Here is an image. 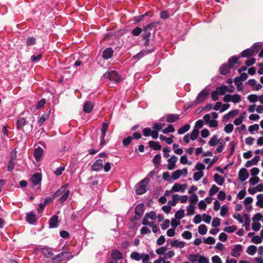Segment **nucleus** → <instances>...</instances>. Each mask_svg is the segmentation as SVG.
<instances>
[{
	"label": "nucleus",
	"mask_w": 263,
	"mask_h": 263,
	"mask_svg": "<svg viewBox=\"0 0 263 263\" xmlns=\"http://www.w3.org/2000/svg\"><path fill=\"white\" fill-rule=\"evenodd\" d=\"M68 186V184L66 183L60 189H59L53 195V198H55L62 195L61 197L59 199V201L61 203H64L68 198L69 194L70 191H66Z\"/></svg>",
	"instance_id": "1"
},
{
	"label": "nucleus",
	"mask_w": 263,
	"mask_h": 263,
	"mask_svg": "<svg viewBox=\"0 0 263 263\" xmlns=\"http://www.w3.org/2000/svg\"><path fill=\"white\" fill-rule=\"evenodd\" d=\"M149 181L150 180L147 177L142 180L136 186V193L137 195H142L145 193L148 190L147 184Z\"/></svg>",
	"instance_id": "2"
},
{
	"label": "nucleus",
	"mask_w": 263,
	"mask_h": 263,
	"mask_svg": "<svg viewBox=\"0 0 263 263\" xmlns=\"http://www.w3.org/2000/svg\"><path fill=\"white\" fill-rule=\"evenodd\" d=\"M104 78L105 79H108L116 83H118L121 81V78L118 75L117 71L111 70L107 71L104 74Z\"/></svg>",
	"instance_id": "3"
},
{
	"label": "nucleus",
	"mask_w": 263,
	"mask_h": 263,
	"mask_svg": "<svg viewBox=\"0 0 263 263\" xmlns=\"http://www.w3.org/2000/svg\"><path fill=\"white\" fill-rule=\"evenodd\" d=\"M72 257L71 253L69 252H62L57 255L53 258V261L58 263L63 260H69Z\"/></svg>",
	"instance_id": "4"
},
{
	"label": "nucleus",
	"mask_w": 263,
	"mask_h": 263,
	"mask_svg": "<svg viewBox=\"0 0 263 263\" xmlns=\"http://www.w3.org/2000/svg\"><path fill=\"white\" fill-rule=\"evenodd\" d=\"M209 94V90L205 89H203L201 91L199 92L197 97L196 98L195 102L197 104H200L205 101Z\"/></svg>",
	"instance_id": "5"
},
{
	"label": "nucleus",
	"mask_w": 263,
	"mask_h": 263,
	"mask_svg": "<svg viewBox=\"0 0 263 263\" xmlns=\"http://www.w3.org/2000/svg\"><path fill=\"white\" fill-rule=\"evenodd\" d=\"M144 211V205L142 203L138 204L135 210V219L139 220L142 215Z\"/></svg>",
	"instance_id": "6"
},
{
	"label": "nucleus",
	"mask_w": 263,
	"mask_h": 263,
	"mask_svg": "<svg viewBox=\"0 0 263 263\" xmlns=\"http://www.w3.org/2000/svg\"><path fill=\"white\" fill-rule=\"evenodd\" d=\"M242 251V246L241 245H236L232 250L231 255L235 257H238Z\"/></svg>",
	"instance_id": "7"
},
{
	"label": "nucleus",
	"mask_w": 263,
	"mask_h": 263,
	"mask_svg": "<svg viewBox=\"0 0 263 263\" xmlns=\"http://www.w3.org/2000/svg\"><path fill=\"white\" fill-rule=\"evenodd\" d=\"M249 174L245 168H241L238 173L239 179L241 181H245L249 177Z\"/></svg>",
	"instance_id": "8"
},
{
	"label": "nucleus",
	"mask_w": 263,
	"mask_h": 263,
	"mask_svg": "<svg viewBox=\"0 0 263 263\" xmlns=\"http://www.w3.org/2000/svg\"><path fill=\"white\" fill-rule=\"evenodd\" d=\"M103 161L102 159L96 160L91 166V169L95 171H99L103 168Z\"/></svg>",
	"instance_id": "9"
},
{
	"label": "nucleus",
	"mask_w": 263,
	"mask_h": 263,
	"mask_svg": "<svg viewBox=\"0 0 263 263\" xmlns=\"http://www.w3.org/2000/svg\"><path fill=\"white\" fill-rule=\"evenodd\" d=\"M177 157L174 155L172 156L170 159L167 160L168 164L167 168L169 170H172L174 168L176 165V162L177 161Z\"/></svg>",
	"instance_id": "10"
},
{
	"label": "nucleus",
	"mask_w": 263,
	"mask_h": 263,
	"mask_svg": "<svg viewBox=\"0 0 263 263\" xmlns=\"http://www.w3.org/2000/svg\"><path fill=\"white\" fill-rule=\"evenodd\" d=\"M155 50V48H153L151 50H143L138 53L136 54L135 55H134L133 58L134 59H140L143 57L144 55H147L150 53H152L154 52Z\"/></svg>",
	"instance_id": "11"
},
{
	"label": "nucleus",
	"mask_w": 263,
	"mask_h": 263,
	"mask_svg": "<svg viewBox=\"0 0 263 263\" xmlns=\"http://www.w3.org/2000/svg\"><path fill=\"white\" fill-rule=\"evenodd\" d=\"M44 151L43 148L38 146L34 151L33 156L36 161H39L40 160L42 156L43 155Z\"/></svg>",
	"instance_id": "12"
},
{
	"label": "nucleus",
	"mask_w": 263,
	"mask_h": 263,
	"mask_svg": "<svg viewBox=\"0 0 263 263\" xmlns=\"http://www.w3.org/2000/svg\"><path fill=\"white\" fill-rule=\"evenodd\" d=\"M170 241V243L171 245V247H176L179 248H183L185 246V243L184 241H180L178 240H171L170 239H168L167 240V242H168Z\"/></svg>",
	"instance_id": "13"
},
{
	"label": "nucleus",
	"mask_w": 263,
	"mask_h": 263,
	"mask_svg": "<svg viewBox=\"0 0 263 263\" xmlns=\"http://www.w3.org/2000/svg\"><path fill=\"white\" fill-rule=\"evenodd\" d=\"M180 116L178 114H170L166 116V121L168 123H173L179 120Z\"/></svg>",
	"instance_id": "14"
},
{
	"label": "nucleus",
	"mask_w": 263,
	"mask_h": 263,
	"mask_svg": "<svg viewBox=\"0 0 263 263\" xmlns=\"http://www.w3.org/2000/svg\"><path fill=\"white\" fill-rule=\"evenodd\" d=\"M223 142V139L220 138L219 139H217V136L216 135H214L211 138L209 142V144L211 146H215L218 143L221 144Z\"/></svg>",
	"instance_id": "15"
},
{
	"label": "nucleus",
	"mask_w": 263,
	"mask_h": 263,
	"mask_svg": "<svg viewBox=\"0 0 263 263\" xmlns=\"http://www.w3.org/2000/svg\"><path fill=\"white\" fill-rule=\"evenodd\" d=\"M114 53V50L111 48H107L103 52L102 57L104 59L108 60L110 59Z\"/></svg>",
	"instance_id": "16"
},
{
	"label": "nucleus",
	"mask_w": 263,
	"mask_h": 263,
	"mask_svg": "<svg viewBox=\"0 0 263 263\" xmlns=\"http://www.w3.org/2000/svg\"><path fill=\"white\" fill-rule=\"evenodd\" d=\"M231 68H232L231 66H229L228 64H224L220 67V73L222 75H226L229 73Z\"/></svg>",
	"instance_id": "17"
},
{
	"label": "nucleus",
	"mask_w": 263,
	"mask_h": 263,
	"mask_svg": "<svg viewBox=\"0 0 263 263\" xmlns=\"http://www.w3.org/2000/svg\"><path fill=\"white\" fill-rule=\"evenodd\" d=\"M41 180L42 175L40 173L34 174L31 178V181L35 185L40 184Z\"/></svg>",
	"instance_id": "18"
},
{
	"label": "nucleus",
	"mask_w": 263,
	"mask_h": 263,
	"mask_svg": "<svg viewBox=\"0 0 263 263\" xmlns=\"http://www.w3.org/2000/svg\"><path fill=\"white\" fill-rule=\"evenodd\" d=\"M27 121L23 117L19 118L16 122V127L18 130H23V127L27 124Z\"/></svg>",
	"instance_id": "19"
},
{
	"label": "nucleus",
	"mask_w": 263,
	"mask_h": 263,
	"mask_svg": "<svg viewBox=\"0 0 263 263\" xmlns=\"http://www.w3.org/2000/svg\"><path fill=\"white\" fill-rule=\"evenodd\" d=\"M26 218V221L30 224H34L37 220L35 214L32 212L27 214Z\"/></svg>",
	"instance_id": "20"
},
{
	"label": "nucleus",
	"mask_w": 263,
	"mask_h": 263,
	"mask_svg": "<svg viewBox=\"0 0 263 263\" xmlns=\"http://www.w3.org/2000/svg\"><path fill=\"white\" fill-rule=\"evenodd\" d=\"M172 188V191H174V192L180 191L181 193H183L185 191V185H181L179 183H175Z\"/></svg>",
	"instance_id": "21"
},
{
	"label": "nucleus",
	"mask_w": 263,
	"mask_h": 263,
	"mask_svg": "<svg viewBox=\"0 0 263 263\" xmlns=\"http://www.w3.org/2000/svg\"><path fill=\"white\" fill-rule=\"evenodd\" d=\"M93 108V105L90 101H86L83 106V111L87 113L91 112Z\"/></svg>",
	"instance_id": "22"
},
{
	"label": "nucleus",
	"mask_w": 263,
	"mask_h": 263,
	"mask_svg": "<svg viewBox=\"0 0 263 263\" xmlns=\"http://www.w3.org/2000/svg\"><path fill=\"white\" fill-rule=\"evenodd\" d=\"M214 180L219 185H222L224 182V179L223 177L217 173L214 175Z\"/></svg>",
	"instance_id": "23"
},
{
	"label": "nucleus",
	"mask_w": 263,
	"mask_h": 263,
	"mask_svg": "<svg viewBox=\"0 0 263 263\" xmlns=\"http://www.w3.org/2000/svg\"><path fill=\"white\" fill-rule=\"evenodd\" d=\"M111 256L118 261L123 258L122 253L118 250H113L111 252Z\"/></svg>",
	"instance_id": "24"
},
{
	"label": "nucleus",
	"mask_w": 263,
	"mask_h": 263,
	"mask_svg": "<svg viewBox=\"0 0 263 263\" xmlns=\"http://www.w3.org/2000/svg\"><path fill=\"white\" fill-rule=\"evenodd\" d=\"M59 217L57 215H54L51 217L49 222L50 228H57L58 226Z\"/></svg>",
	"instance_id": "25"
},
{
	"label": "nucleus",
	"mask_w": 263,
	"mask_h": 263,
	"mask_svg": "<svg viewBox=\"0 0 263 263\" xmlns=\"http://www.w3.org/2000/svg\"><path fill=\"white\" fill-rule=\"evenodd\" d=\"M149 146L153 148L154 150H160L161 148V145L158 142L154 141H150L148 142Z\"/></svg>",
	"instance_id": "26"
},
{
	"label": "nucleus",
	"mask_w": 263,
	"mask_h": 263,
	"mask_svg": "<svg viewBox=\"0 0 263 263\" xmlns=\"http://www.w3.org/2000/svg\"><path fill=\"white\" fill-rule=\"evenodd\" d=\"M41 252L47 258H51L53 255L51 249L48 248H43Z\"/></svg>",
	"instance_id": "27"
},
{
	"label": "nucleus",
	"mask_w": 263,
	"mask_h": 263,
	"mask_svg": "<svg viewBox=\"0 0 263 263\" xmlns=\"http://www.w3.org/2000/svg\"><path fill=\"white\" fill-rule=\"evenodd\" d=\"M253 55V50H252L251 48H248L243 50L241 53V55L242 57L246 58H249Z\"/></svg>",
	"instance_id": "28"
},
{
	"label": "nucleus",
	"mask_w": 263,
	"mask_h": 263,
	"mask_svg": "<svg viewBox=\"0 0 263 263\" xmlns=\"http://www.w3.org/2000/svg\"><path fill=\"white\" fill-rule=\"evenodd\" d=\"M228 90V87L226 85H223L220 87H217L215 91L217 92L219 95H223Z\"/></svg>",
	"instance_id": "29"
},
{
	"label": "nucleus",
	"mask_w": 263,
	"mask_h": 263,
	"mask_svg": "<svg viewBox=\"0 0 263 263\" xmlns=\"http://www.w3.org/2000/svg\"><path fill=\"white\" fill-rule=\"evenodd\" d=\"M49 117V114L48 113L43 114L37 121V124L39 126H41L43 123L46 121Z\"/></svg>",
	"instance_id": "30"
},
{
	"label": "nucleus",
	"mask_w": 263,
	"mask_h": 263,
	"mask_svg": "<svg viewBox=\"0 0 263 263\" xmlns=\"http://www.w3.org/2000/svg\"><path fill=\"white\" fill-rule=\"evenodd\" d=\"M190 128V125L188 124L184 125L178 130L179 135H182L187 132Z\"/></svg>",
	"instance_id": "31"
},
{
	"label": "nucleus",
	"mask_w": 263,
	"mask_h": 263,
	"mask_svg": "<svg viewBox=\"0 0 263 263\" xmlns=\"http://www.w3.org/2000/svg\"><path fill=\"white\" fill-rule=\"evenodd\" d=\"M245 115H246V112H243V114H241L240 115V116L239 117V118L236 119L234 121V124L237 126L240 125L243 121V120L245 117Z\"/></svg>",
	"instance_id": "32"
},
{
	"label": "nucleus",
	"mask_w": 263,
	"mask_h": 263,
	"mask_svg": "<svg viewBox=\"0 0 263 263\" xmlns=\"http://www.w3.org/2000/svg\"><path fill=\"white\" fill-rule=\"evenodd\" d=\"M256 247L253 245H251L248 247L247 253L249 255H253L256 252Z\"/></svg>",
	"instance_id": "33"
},
{
	"label": "nucleus",
	"mask_w": 263,
	"mask_h": 263,
	"mask_svg": "<svg viewBox=\"0 0 263 263\" xmlns=\"http://www.w3.org/2000/svg\"><path fill=\"white\" fill-rule=\"evenodd\" d=\"M130 258L134 260L139 261L142 258V254L137 252H133L130 254Z\"/></svg>",
	"instance_id": "34"
},
{
	"label": "nucleus",
	"mask_w": 263,
	"mask_h": 263,
	"mask_svg": "<svg viewBox=\"0 0 263 263\" xmlns=\"http://www.w3.org/2000/svg\"><path fill=\"white\" fill-rule=\"evenodd\" d=\"M239 60V58L236 56H233L229 60V63L228 64L229 66H231V68L234 67L235 64L237 63Z\"/></svg>",
	"instance_id": "35"
},
{
	"label": "nucleus",
	"mask_w": 263,
	"mask_h": 263,
	"mask_svg": "<svg viewBox=\"0 0 263 263\" xmlns=\"http://www.w3.org/2000/svg\"><path fill=\"white\" fill-rule=\"evenodd\" d=\"M257 199L256 205L261 208H263V194H258L257 196Z\"/></svg>",
	"instance_id": "36"
},
{
	"label": "nucleus",
	"mask_w": 263,
	"mask_h": 263,
	"mask_svg": "<svg viewBox=\"0 0 263 263\" xmlns=\"http://www.w3.org/2000/svg\"><path fill=\"white\" fill-rule=\"evenodd\" d=\"M234 81L235 85L236 86L237 90L238 91H242L243 89V86L241 81L239 80L236 81V78H235Z\"/></svg>",
	"instance_id": "37"
},
{
	"label": "nucleus",
	"mask_w": 263,
	"mask_h": 263,
	"mask_svg": "<svg viewBox=\"0 0 263 263\" xmlns=\"http://www.w3.org/2000/svg\"><path fill=\"white\" fill-rule=\"evenodd\" d=\"M179 201L178 195L176 194L173 196L172 200L168 201V203L172 206L176 205V203Z\"/></svg>",
	"instance_id": "38"
},
{
	"label": "nucleus",
	"mask_w": 263,
	"mask_h": 263,
	"mask_svg": "<svg viewBox=\"0 0 263 263\" xmlns=\"http://www.w3.org/2000/svg\"><path fill=\"white\" fill-rule=\"evenodd\" d=\"M161 162V156L159 154L156 155L153 159V162L156 166H158Z\"/></svg>",
	"instance_id": "39"
},
{
	"label": "nucleus",
	"mask_w": 263,
	"mask_h": 263,
	"mask_svg": "<svg viewBox=\"0 0 263 263\" xmlns=\"http://www.w3.org/2000/svg\"><path fill=\"white\" fill-rule=\"evenodd\" d=\"M198 232L201 235H204L207 232L206 226L204 224H201L198 227Z\"/></svg>",
	"instance_id": "40"
},
{
	"label": "nucleus",
	"mask_w": 263,
	"mask_h": 263,
	"mask_svg": "<svg viewBox=\"0 0 263 263\" xmlns=\"http://www.w3.org/2000/svg\"><path fill=\"white\" fill-rule=\"evenodd\" d=\"M203 172H196L194 174V179L197 181L199 180L203 176Z\"/></svg>",
	"instance_id": "41"
},
{
	"label": "nucleus",
	"mask_w": 263,
	"mask_h": 263,
	"mask_svg": "<svg viewBox=\"0 0 263 263\" xmlns=\"http://www.w3.org/2000/svg\"><path fill=\"white\" fill-rule=\"evenodd\" d=\"M199 254H191L189 256V260L192 262H198Z\"/></svg>",
	"instance_id": "42"
},
{
	"label": "nucleus",
	"mask_w": 263,
	"mask_h": 263,
	"mask_svg": "<svg viewBox=\"0 0 263 263\" xmlns=\"http://www.w3.org/2000/svg\"><path fill=\"white\" fill-rule=\"evenodd\" d=\"M145 217L152 220H155L157 218L156 213L154 211H151L145 214Z\"/></svg>",
	"instance_id": "43"
},
{
	"label": "nucleus",
	"mask_w": 263,
	"mask_h": 263,
	"mask_svg": "<svg viewBox=\"0 0 263 263\" xmlns=\"http://www.w3.org/2000/svg\"><path fill=\"white\" fill-rule=\"evenodd\" d=\"M184 216V211L183 210L178 211L175 214V218L178 220L182 219Z\"/></svg>",
	"instance_id": "44"
},
{
	"label": "nucleus",
	"mask_w": 263,
	"mask_h": 263,
	"mask_svg": "<svg viewBox=\"0 0 263 263\" xmlns=\"http://www.w3.org/2000/svg\"><path fill=\"white\" fill-rule=\"evenodd\" d=\"M175 129L171 124H169L166 128L162 129L163 133L165 134L168 133H173Z\"/></svg>",
	"instance_id": "45"
},
{
	"label": "nucleus",
	"mask_w": 263,
	"mask_h": 263,
	"mask_svg": "<svg viewBox=\"0 0 263 263\" xmlns=\"http://www.w3.org/2000/svg\"><path fill=\"white\" fill-rule=\"evenodd\" d=\"M36 39L35 37L32 36L27 39L26 43L28 46H32L35 44Z\"/></svg>",
	"instance_id": "46"
},
{
	"label": "nucleus",
	"mask_w": 263,
	"mask_h": 263,
	"mask_svg": "<svg viewBox=\"0 0 263 263\" xmlns=\"http://www.w3.org/2000/svg\"><path fill=\"white\" fill-rule=\"evenodd\" d=\"M219 187L215 185H213L209 191V195L213 196L218 192Z\"/></svg>",
	"instance_id": "47"
},
{
	"label": "nucleus",
	"mask_w": 263,
	"mask_h": 263,
	"mask_svg": "<svg viewBox=\"0 0 263 263\" xmlns=\"http://www.w3.org/2000/svg\"><path fill=\"white\" fill-rule=\"evenodd\" d=\"M199 135V130L197 129H194L191 134L190 135L191 136V140H195L198 137Z\"/></svg>",
	"instance_id": "48"
},
{
	"label": "nucleus",
	"mask_w": 263,
	"mask_h": 263,
	"mask_svg": "<svg viewBox=\"0 0 263 263\" xmlns=\"http://www.w3.org/2000/svg\"><path fill=\"white\" fill-rule=\"evenodd\" d=\"M243 216L245 218L244 222L246 224V230H248L249 229L250 219L249 216L247 214H245L243 215Z\"/></svg>",
	"instance_id": "49"
},
{
	"label": "nucleus",
	"mask_w": 263,
	"mask_h": 263,
	"mask_svg": "<svg viewBox=\"0 0 263 263\" xmlns=\"http://www.w3.org/2000/svg\"><path fill=\"white\" fill-rule=\"evenodd\" d=\"M143 33L142 34V39H149V37L151 35V33L149 31V30L147 29L145 27H143Z\"/></svg>",
	"instance_id": "50"
},
{
	"label": "nucleus",
	"mask_w": 263,
	"mask_h": 263,
	"mask_svg": "<svg viewBox=\"0 0 263 263\" xmlns=\"http://www.w3.org/2000/svg\"><path fill=\"white\" fill-rule=\"evenodd\" d=\"M133 138L131 136H128L123 139L122 143L124 146H127L132 141Z\"/></svg>",
	"instance_id": "51"
},
{
	"label": "nucleus",
	"mask_w": 263,
	"mask_h": 263,
	"mask_svg": "<svg viewBox=\"0 0 263 263\" xmlns=\"http://www.w3.org/2000/svg\"><path fill=\"white\" fill-rule=\"evenodd\" d=\"M259 129V125L257 124L251 125L248 128L249 132L252 134L254 132H257Z\"/></svg>",
	"instance_id": "52"
},
{
	"label": "nucleus",
	"mask_w": 263,
	"mask_h": 263,
	"mask_svg": "<svg viewBox=\"0 0 263 263\" xmlns=\"http://www.w3.org/2000/svg\"><path fill=\"white\" fill-rule=\"evenodd\" d=\"M233 128L234 126L233 124L229 123L225 126L224 130L226 133L229 134L233 131Z\"/></svg>",
	"instance_id": "53"
},
{
	"label": "nucleus",
	"mask_w": 263,
	"mask_h": 263,
	"mask_svg": "<svg viewBox=\"0 0 263 263\" xmlns=\"http://www.w3.org/2000/svg\"><path fill=\"white\" fill-rule=\"evenodd\" d=\"M181 176V170H177L173 173L172 177L174 180H177Z\"/></svg>",
	"instance_id": "54"
},
{
	"label": "nucleus",
	"mask_w": 263,
	"mask_h": 263,
	"mask_svg": "<svg viewBox=\"0 0 263 263\" xmlns=\"http://www.w3.org/2000/svg\"><path fill=\"white\" fill-rule=\"evenodd\" d=\"M43 57L42 53H40L37 55H33L31 57V60L32 62H36L39 61Z\"/></svg>",
	"instance_id": "55"
},
{
	"label": "nucleus",
	"mask_w": 263,
	"mask_h": 263,
	"mask_svg": "<svg viewBox=\"0 0 263 263\" xmlns=\"http://www.w3.org/2000/svg\"><path fill=\"white\" fill-rule=\"evenodd\" d=\"M237 229V228L235 226H229L225 227L223 229L224 231L227 233H233Z\"/></svg>",
	"instance_id": "56"
},
{
	"label": "nucleus",
	"mask_w": 263,
	"mask_h": 263,
	"mask_svg": "<svg viewBox=\"0 0 263 263\" xmlns=\"http://www.w3.org/2000/svg\"><path fill=\"white\" fill-rule=\"evenodd\" d=\"M251 241L256 244H259L262 242V238L257 235L254 236L251 239Z\"/></svg>",
	"instance_id": "57"
},
{
	"label": "nucleus",
	"mask_w": 263,
	"mask_h": 263,
	"mask_svg": "<svg viewBox=\"0 0 263 263\" xmlns=\"http://www.w3.org/2000/svg\"><path fill=\"white\" fill-rule=\"evenodd\" d=\"M259 181V178L258 177H251L249 180L250 184L251 185H254Z\"/></svg>",
	"instance_id": "58"
},
{
	"label": "nucleus",
	"mask_w": 263,
	"mask_h": 263,
	"mask_svg": "<svg viewBox=\"0 0 263 263\" xmlns=\"http://www.w3.org/2000/svg\"><path fill=\"white\" fill-rule=\"evenodd\" d=\"M241 101V97L238 94L232 95V102L234 103H237Z\"/></svg>",
	"instance_id": "59"
},
{
	"label": "nucleus",
	"mask_w": 263,
	"mask_h": 263,
	"mask_svg": "<svg viewBox=\"0 0 263 263\" xmlns=\"http://www.w3.org/2000/svg\"><path fill=\"white\" fill-rule=\"evenodd\" d=\"M142 29L139 27H137L132 30V34L134 36H138L142 32Z\"/></svg>",
	"instance_id": "60"
},
{
	"label": "nucleus",
	"mask_w": 263,
	"mask_h": 263,
	"mask_svg": "<svg viewBox=\"0 0 263 263\" xmlns=\"http://www.w3.org/2000/svg\"><path fill=\"white\" fill-rule=\"evenodd\" d=\"M180 163L183 164H188L189 165L191 164V162L190 161H188L187 159V156L186 155H184L182 156L180 159Z\"/></svg>",
	"instance_id": "61"
},
{
	"label": "nucleus",
	"mask_w": 263,
	"mask_h": 263,
	"mask_svg": "<svg viewBox=\"0 0 263 263\" xmlns=\"http://www.w3.org/2000/svg\"><path fill=\"white\" fill-rule=\"evenodd\" d=\"M182 236L184 239H190L192 237V234L191 232L185 231L182 233Z\"/></svg>",
	"instance_id": "62"
},
{
	"label": "nucleus",
	"mask_w": 263,
	"mask_h": 263,
	"mask_svg": "<svg viewBox=\"0 0 263 263\" xmlns=\"http://www.w3.org/2000/svg\"><path fill=\"white\" fill-rule=\"evenodd\" d=\"M204 243L208 245H213L215 243V239L212 237H208L204 240Z\"/></svg>",
	"instance_id": "63"
},
{
	"label": "nucleus",
	"mask_w": 263,
	"mask_h": 263,
	"mask_svg": "<svg viewBox=\"0 0 263 263\" xmlns=\"http://www.w3.org/2000/svg\"><path fill=\"white\" fill-rule=\"evenodd\" d=\"M198 196L196 195V194H194L192 195L189 197V200L191 202V204H195L198 201Z\"/></svg>",
	"instance_id": "64"
}]
</instances>
